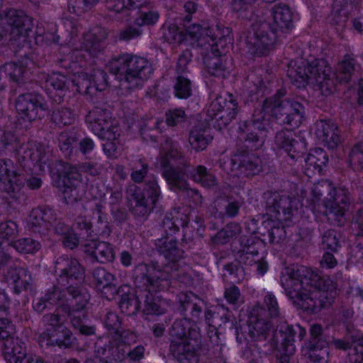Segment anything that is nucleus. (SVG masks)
I'll use <instances>...</instances> for the list:
<instances>
[{
    "instance_id": "nucleus-1",
    "label": "nucleus",
    "mask_w": 363,
    "mask_h": 363,
    "mask_svg": "<svg viewBox=\"0 0 363 363\" xmlns=\"http://www.w3.org/2000/svg\"><path fill=\"white\" fill-rule=\"evenodd\" d=\"M280 283L286 295L300 308L316 313L337 296L335 284L304 266H293L281 272Z\"/></svg>"
},
{
    "instance_id": "nucleus-2",
    "label": "nucleus",
    "mask_w": 363,
    "mask_h": 363,
    "mask_svg": "<svg viewBox=\"0 0 363 363\" xmlns=\"http://www.w3.org/2000/svg\"><path fill=\"white\" fill-rule=\"evenodd\" d=\"M15 161L10 158L0 159V184L11 197L17 198L26 182L25 172L32 166L40 169L46 164L48 157L45 146L36 141H28L16 148Z\"/></svg>"
},
{
    "instance_id": "nucleus-3",
    "label": "nucleus",
    "mask_w": 363,
    "mask_h": 363,
    "mask_svg": "<svg viewBox=\"0 0 363 363\" xmlns=\"http://www.w3.org/2000/svg\"><path fill=\"white\" fill-rule=\"evenodd\" d=\"M108 67L128 93L142 89L153 74L152 65L146 58L129 53L113 57Z\"/></svg>"
},
{
    "instance_id": "nucleus-4",
    "label": "nucleus",
    "mask_w": 363,
    "mask_h": 363,
    "mask_svg": "<svg viewBox=\"0 0 363 363\" xmlns=\"http://www.w3.org/2000/svg\"><path fill=\"white\" fill-rule=\"evenodd\" d=\"M267 213L279 223L269 230V242L279 243L285 240L286 233L284 225L293 222L298 215L301 203L298 199L279 191H267L263 194Z\"/></svg>"
},
{
    "instance_id": "nucleus-5",
    "label": "nucleus",
    "mask_w": 363,
    "mask_h": 363,
    "mask_svg": "<svg viewBox=\"0 0 363 363\" xmlns=\"http://www.w3.org/2000/svg\"><path fill=\"white\" fill-rule=\"evenodd\" d=\"M155 245L157 251L164 257L167 263L161 269L145 263L138 264L133 270V276L138 286L144 287L145 283H148V279L153 276L163 280L167 286L168 272L171 269H177L178 263L184 257V251L179 247L177 241L173 238L166 236L157 239Z\"/></svg>"
},
{
    "instance_id": "nucleus-6",
    "label": "nucleus",
    "mask_w": 363,
    "mask_h": 363,
    "mask_svg": "<svg viewBox=\"0 0 363 363\" xmlns=\"http://www.w3.org/2000/svg\"><path fill=\"white\" fill-rule=\"evenodd\" d=\"M283 315L278 301L272 292H267L262 306H255L251 310L248 319L249 335L255 340H264L268 334L273 331V336L282 322Z\"/></svg>"
},
{
    "instance_id": "nucleus-7",
    "label": "nucleus",
    "mask_w": 363,
    "mask_h": 363,
    "mask_svg": "<svg viewBox=\"0 0 363 363\" xmlns=\"http://www.w3.org/2000/svg\"><path fill=\"white\" fill-rule=\"evenodd\" d=\"M136 340L135 334L130 330L123 331L111 340L98 337L94 342V352L110 361L122 362L127 357L131 362H138L144 357L145 350L142 345L130 348Z\"/></svg>"
},
{
    "instance_id": "nucleus-8",
    "label": "nucleus",
    "mask_w": 363,
    "mask_h": 363,
    "mask_svg": "<svg viewBox=\"0 0 363 363\" xmlns=\"http://www.w3.org/2000/svg\"><path fill=\"white\" fill-rule=\"evenodd\" d=\"M288 74L299 86L306 83L316 84L324 95L330 94L335 89V74L324 59L301 60L295 68L289 70Z\"/></svg>"
},
{
    "instance_id": "nucleus-9",
    "label": "nucleus",
    "mask_w": 363,
    "mask_h": 363,
    "mask_svg": "<svg viewBox=\"0 0 363 363\" xmlns=\"http://www.w3.org/2000/svg\"><path fill=\"white\" fill-rule=\"evenodd\" d=\"M325 208V215L328 219H333L337 225L343 223L344 216L349 210L351 196L349 190L345 186L335 187L330 180H322L312 188L313 202H318L322 197Z\"/></svg>"
},
{
    "instance_id": "nucleus-10",
    "label": "nucleus",
    "mask_w": 363,
    "mask_h": 363,
    "mask_svg": "<svg viewBox=\"0 0 363 363\" xmlns=\"http://www.w3.org/2000/svg\"><path fill=\"white\" fill-rule=\"evenodd\" d=\"M261 110L274 117L278 123L294 127L299 126L304 115V107L301 103L289 99H281L277 94L267 98Z\"/></svg>"
},
{
    "instance_id": "nucleus-11",
    "label": "nucleus",
    "mask_w": 363,
    "mask_h": 363,
    "mask_svg": "<svg viewBox=\"0 0 363 363\" xmlns=\"http://www.w3.org/2000/svg\"><path fill=\"white\" fill-rule=\"evenodd\" d=\"M160 188L155 178L145 180L143 192L135 184L127 189L130 212L135 217L146 218L153 210L160 196Z\"/></svg>"
},
{
    "instance_id": "nucleus-12",
    "label": "nucleus",
    "mask_w": 363,
    "mask_h": 363,
    "mask_svg": "<svg viewBox=\"0 0 363 363\" xmlns=\"http://www.w3.org/2000/svg\"><path fill=\"white\" fill-rule=\"evenodd\" d=\"M267 125L262 111L256 110L251 120L240 123L238 138L240 141H244L247 147L259 149L267 135Z\"/></svg>"
},
{
    "instance_id": "nucleus-13",
    "label": "nucleus",
    "mask_w": 363,
    "mask_h": 363,
    "mask_svg": "<svg viewBox=\"0 0 363 363\" xmlns=\"http://www.w3.org/2000/svg\"><path fill=\"white\" fill-rule=\"evenodd\" d=\"M254 33L246 38L247 52L252 56L267 55L276 42L277 28L269 23L262 22L253 26Z\"/></svg>"
},
{
    "instance_id": "nucleus-14",
    "label": "nucleus",
    "mask_w": 363,
    "mask_h": 363,
    "mask_svg": "<svg viewBox=\"0 0 363 363\" xmlns=\"http://www.w3.org/2000/svg\"><path fill=\"white\" fill-rule=\"evenodd\" d=\"M16 109L23 120L32 122L41 119L48 113V105L43 95L28 92L17 97Z\"/></svg>"
},
{
    "instance_id": "nucleus-15",
    "label": "nucleus",
    "mask_w": 363,
    "mask_h": 363,
    "mask_svg": "<svg viewBox=\"0 0 363 363\" xmlns=\"http://www.w3.org/2000/svg\"><path fill=\"white\" fill-rule=\"evenodd\" d=\"M323 327L313 324L310 328V338L303 347V353L312 362L321 363L328 357V342L323 335Z\"/></svg>"
},
{
    "instance_id": "nucleus-16",
    "label": "nucleus",
    "mask_w": 363,
    "mask_h": 363,
    "mask_svg": "<svg viewBox=\"0 0 363 363\" xmlns=\"http://www.w3.org/2000/svg\"><path fill=\"white\" fill-rule=\"evenodd\" d=\"M66 303L63 305V312L72 317L86 314V308L90 300V294L86 288L81 284H70L66 287Z\"/></svg>"
},
{
    "instance_id": "nucleus-17",
    "label": "nucleus",
    "mask_w": 363,
    "mask_h": 363,
    "mask_svg": "<svg viewBox=\"0 0 363 363\" xmlns=\"http://www.w3.org/2000/svg\"><path fill=\"white\" fill-rule=\"evenodd\" d=\"M237 104L233 99L227 100L219 96L213 100L207 109V115L216 120L215 127L218 129L228 125L237 115Z\"/></svg>"
},
{
    "instance_id": "nucleus-18",
    "label": "nucleus",
    "mask_w": 363,
    "mask_h": 363,
    "mask_svg": "<svg viewBox=\"0 0 363 363\" xmlns=\"http://www.w3.org/2000/svg\"><path fill=\"white\" fill-rule=\"evenodd\" d=\"M296 333L292 325L286 324L281 325L279 330L275 332L274 337L271 339V345L277 346L278 343L281 342L278 353L275 354L277 363H289L291 357L296 351L294 344Z\"/></svg>"
},
{
    "instance_id": "nucleus-19",
    "label": "nucleus",
    "mask_w": 363,
    "mask_h": 363,
    "mask_svg": "<svg viewBox=\"0 0 363 363\" xmlns=\"http://www.w3.org/2000/svg\"><path fill=\"white\" fill-rule=\"evenodd\" d=\"M179 303L178 311L184 318L194 323L203 321L202 313L205 301L193 292L180 293L177 296Z\"/></svg>"
},
{
    "instance_id": "nucleus-20",
    "label": "nucleus",
    "mask_w": 363,
    "mask_h": 363,
    "mask_svg": "<svg viewBox=\"0 0 363 363\" xmlns=\"http://www.w3.org/2000/svg\"><path fill=\"white\" fill-rule=\"evenodd\" d=\"M232 172L240 171L246 177L258 174L262 170L261 159L248 150H238L230 158Z\"/></svg>"
},
{
    "instance_id": "nucleus-21",
    "label": "nucleus",
    "mask_w": 363,
    "mask_h": 363,
    "mask_svg": "<svg viewBox=\"0 0 363 363\" xmlns=\"http://www.w3.org/2000/svg\"><path fill=\"white\" fill-rule=\"evenodd\" d=\"M56 221V213L50 208H33L28 217V229L41 237L48 235L50 228Z\"/></svg>"
},
{
    "instance_id": "nucleus-22",
    "label": "nucleus",
    "mask_w": 363,
    "mask_h": 363,
    "mask_svg": "<svg viewBox=\"0 0 363 363\" xmlns=\"http://www.w3.org/2000/svg\"><path fill=\"white\" fill-rule=\"evenodd\" d=\"M5 20L10 26L11 40L26 37L33 28V19L24 11L10 9L5 11Z\"/></svg>"
},
{
    "instance_id": "nucleus-23",
    "label": "nucleus",
    "mask_w": 363,
    "mask_h": 363,
    "mask_svg": "<svg viewBox=\"0 0 363 363\" xmlns=\"http://www.w3.org/2000/svg\"><path fill=\"white\" fill-rule=\"evenodd\" d=\"M162 167L172 166V162L176 166L188 167L190 166V159L182 151L178 142L172 138H166L160 147Z\"/></svg>"
},
{
    "instance_id": "nucleus-24",
    "label": "nucleus",
    "mask_w": 363,
    "mask_h": 363,
    "mask_svg": "<svg viewBox=\"0 0 363 363\" xmlns=\"http://www.w3.org/2000/svg\"><path fill=\"white\" fill-rule=\"evenodd\" d=\"M62 183L65 186L63 191L65 198L69 201H76L81 198L77 187L82 184V172L77 164L73 165L65 163L62 169Z\"/></svg>"
},
{
    "instance_id": "nucleus-25",
    "label": "nucleus",
    "mask_w": 363,
    "mask_h": 363,
    "mask_svg": "<svg viewBox=\"0 0 363 363\" xmlns=\"http://www.w3.org/2000/svg\"><path fill=\"white\" fill-rule=\"evenodd\" d=\"M55 272L60 279H65L69 285L72 280L81 281L84 279V269L78 260L67 255L60 256L56 259Z\"/></svg>"
},
{
    "instance_id": "nucleus-26",
    "label": "nucleus",
    "mask_w": 363,
    "mask_h": 363,
    "mask_svg": "<svg viewBox=\"0 0 363 363\" xmlns=\"http://www.w3.org/2000/svg\"><path fill=\"white\" fill-rule=\"evenodd\" d=\"M205 69L211 76L225 79L232 71V59L225 55H216L213 52L203 56Z\"/></svg>"
},
{
    "instance_id": "nucleus-27",
    "label": "nucleus",
    "mask_w": 363,
    "mask_h": 363,
    "mask_svg": "<svg viewBox=\"0 0 363 363\" xmlns=\"http://www.w3.org/2000/svg\"><path fill=\"white\" fill-rule=\"evenodd\" d=\"M177 269H171L168 272V277H167V286L164 284L162 279L154 277L155 276L148 279V283H145L144 287L154 289L157 287H160L163 289H168L172 284V280H178L179 282L184 284H189L191 283V276L189 274V267L186 265L182 261L178 263Z\"/></svg>"
},
{
    "instance_id": "nucleus-28",
    "label": "nucleus",
    "mask_w": 363,
    "mask_h": 363,
    "mask_svg": "<svg viewBox=\"0 0 363 363\" xmlns=\"http://www.w3.org/2000/svg\"><path fill=\"white\" fill-rule=\"evenodd\" d=\"M108 33L104 28L96 26L85 33L81 43V50L89 53L91 56H96L101 52L104 48V42L106 39Z\"/></svg>"
},
{
    "instance_id": "nucleus-29",
    "label": "nucleus",
    "mask_w": 363,
    "mask_h": 363,
    "mask_svg": "<svg viewBox=\"0 0 363 363\" xmlns=\"http://www.w3.org/2000/svg\"><path fill=\"white\" fill-rule=\"evenodd\" d=\"M199 345L191 339L169 345V350L174 358L179 363H199Z\"/></svg>"
},
{
    "instance_id": "nucleus-30",
    "label": "nucleus",
    "mask_w": 363,
    "mask_h": 363,
    "mask_svg": "<svg viewBox=\"0 0 363 363\" xmlns=\"http://www.w3.org/2000/svg\"><path fill=\"white\" fill-rule=\"evenodd\" d=\"M315 125L317 138L328 147L333 149L340 142V130L332 121L319 120Z\"/></svg>"
},
{
    "instance_id": "nucleus-31",
    "label": "nucleus",
    "mask_w": 363,
    "mask_h": 363,
    "mask_svg": "<svg viewBox=\"0 0 363 363\" xmlns=\"http://www.w3.org/2000/svg\"><path fill=\"white\" fill-rule=\"evenodd\" d=\"M2 339L1 349L5 359L9 363H18L21 357L26 354L25 343L18 337H15L11 334H1Z\"/></svg>"
},
{
    "instance_id": "nucleus-32",
    "label": "nucleus",
    "mask_w": 363,
    "mask_h": 363,
    "mask_svg": "<svg viewBox=\"0 0 363 363\" xmlns=\"http://www.w3.org/2000/svg\"><path fill=\"white\" fill-rule=\"evenodd\" d=\"M84 247L85 252L99 263L111 262L115 259L114 250L108 242L91 239Z\"/></svg>"
},
{
    "instance_id": "nucleus-33",
    "label": "nucleus",
    "mask_w": 363,
    "mask_h": 363,
    "mask_svg": "<svg viewBox=\"0 0 363 363\" xmlns=\"http://www.w3.org/2000/svg\"><path fill=\"white\" fill-rule=\"evenodd\" d=\"M162 175L167 181L171 190L184 191L189 186L188 175L184 169L185 167L181 166H167L162 167Z\"/></svg>"
},
{
    "instance_id": "nucleus-34",
    "label": "nucleus",
    "mask_w": 363,
    "mask_h": 363,
    "mask_svg": "<svg viewBox=\"0 0 363 363\" xmlns=\"http://www.w3.org/2000/svg\"><path fill=\"white\" fill-rule=\"evenodd\" d=\"M133 280L135 286L137 289L138 297L140 298L144 302L143 312L150 315L163 314L164 309L161 306L160 301L154 297L153 293L157 291H163L164 289L160 287H157L152 290L149 289V287H140L136 284L134 278Z\"/></svg>"
},
{
    "instance_id": "nucleus-35",
    "label": "nucleus",
    "mask_w": 363,
    "mask_h": 363,
    "mask_svg": "<svg viewBox=\"0 0 363 363\" xmlns=\"http://www.w3.org/2000/svg\"><path fill=\"white\" fill-rule=\"evenodd\" d=\"M92 276L97 287H102L101 294L108 300L113 299L116 295V287L113 284L115 277L104 267L94 269Z\"/></svg>"
},
{
    "instance_id": "nucleus-36",
    "label": "nucleus",
    "mask_w": 363,
    "mask_h": 363,
    "mask_svg": "<svg viewBox=\"0 0 363 363\" xmlns=\"http://www.w3.org/2000/svg\"><path fill=\"white\" fill-rule=\"evenodd\" d=\"M196 330L190 326L187 318L176 320L169 329L170 345L180 344L184 341L193 339Z\"/></svg>"
},
{
    "instance_id": "nucleus-37",
    "label": "nucleus",
    "mask_w": 363,
    "mask_h": 363,
    "mask_svg": "<svg viewBox=\"0 0 363 363\" xmlns=\"http://www.w3.org/2000/svg\"><path fill=\"white\" fill-rule=\"evenodd\" d=\"M273 23L270 26L277 28V38L278 32H284L293 26V13L291 9L285 4L275 5L272 9Z\"/></svg>"
},
{
    "instance_id": "nucleus-38",
    "label": "nucleus",
    "mask_w": 363,
    "mask_h": 363,
    "mask_svg": "<svg viewBox=\"0 0 363 363\" xmlns=\"http://www.w3.org/2000/svg\"><path fill=\"white\" fill-rule=\"evenodd\" d=\"M117 294L121 296L118 306L122 313L131 315L138 312L141 299L138 297L137 293L135 295L130 292V288L128 286H122L116 289Z\"/></svg>"
},
{
    "instance_id": "nucleus-39",
    "label": "nucleus",
    "mask_w": 363,
    "mask_h": 363,
    "mask_svg": "<svg viewBox=\"0 0 363 363\" xmlns=\"http://www.w3.org/2000/svg\"><path fill=\"white\" fill-rule=\"evenodd\" d=\"M212 139L207 125L203 123H198L190 130L189 142L196 152L205 150Z\"/></svg>"
},
{
    "instance_id": "nucleus-40",
    "label": "nucleus",
    "mask_w": 363,
    "mask_h": 363,
    "mask_svg": "<svg viewBox=\"0 0 363 363\" xmlns=\"http://www.w3.org/2000/svg\"><path fill=\"white\" fill-rule=\"evenodd\" d=\"M328 161V155L323 149L316 148L311 151L305 159L306 174L311 177L316 173L320 174Z\"/></svg>"
},
{
    "instance_id": "nucleus-41",
    "label": "nucleus",
    "mask_w": 363,
    "mask_h": 363,
    "mask_svg": "<svg viewBox=\"0 0 363 363\" xmlns=\"http://www.w3.org/2000/svg\"><path fill=\"white\" fill-rule=\"evenodd\" d=\"M86 94H95L97 91H102L107 86V74L102 69L94 70L89 78L83 79L80 82Z\"/></svg>"
},
{
    "instance_id": "nucleus-42",
    "label": "nucleus",
    "mask_w": 363,
    "mask_h": 363,
    "mask_svg": "<svg viewBox=\"0 0 363 363\" xmlns=\"http://www.w3.org/2000/svg\"><path fill=\"white\" fill-rule=\"evenodd\" d=\"M86 122L89 124V128L94 133H99L101 135L103 126H100V123H106L111 121V113L109 110L99 106L94 107L86 116Z\"/></svg>"
},
{
    "instance_id": "nucleus-43",
    "label": "nucleus",
    "mask_w": 363,
    "mask_h": 363,
    "mask_svg": "<svg viewBox=\"0 0 363 363\" xmlns=\"http://www.w3.org/2000/svg\"><path fill=\"white\" fill-rule=\"evenodd\" d=\"M189 178L205 188L217 185L216 176L203 165H197L189 172Z\"/></svg>"
},
{
    "instance_id": "nucleus-44",
    "label": "nucleus",
    "mask_w": 363,
    "mask_h": 363,
    "mask_svg": "<svg viewBox=\"0 0 363 363\" xmlns=\"http://www.w3.org/2000/svg\"><path fill=\"white\" fill-rule=\"evenodd\" d=\"M6 80L11 79L18 84L23 83L28 74V70L22 65L7 62L0 67Z\"/></svg>"
},
{
    "instance_id": "nucleus-45",
    "label": "nucleus",
    "mask_w": 363,
    "mask_h": 363,
    "mask_svg": "<svg viewBox=\"0 0 363 363\" xmlns=\"http://www.w3.org/2000/svg\"><path fill=\"white\" fill-rule=\"evenodd\" d=\"M147 4V0H106L108 10L116 13L128 10L140 9Z\"/></svg>"
},
{
    "instance_id": "nucleus-46",
    "label": "nucleus",
    "mask_w": 363,
    "mask_h": 363,
    "mask_svg": "<svg viewBox=\"0 0 363 363\" xmlns=\"http://www.w3.org/2000/svg\"><path fill=\"white\" fill-rule=\"evenodd\" d=\"M274 143L277 148L283 149L291 158L295 157V155L291 154V152L298 142L295 140L294 135L291 130L284 129L277 132L275 135Z\"/></svg>"
},
{
    "instance_id": "nucleus-47",
    "label": "nucleus",
    "mask_w": 363,
    "mask_h": 363,
    "mask_svg": "<svg viewBox=\"0 0 363 363\" xmlns=\"http://www.w3.org/2000/svg\"><path fill=\"white\" fill-rule=\"evenodd\" d=\"M51 333L53 347L58 346L60 348L67 349L74 346L76 338L66 326L61 329L52 330Z\"/></svg>"
},
{
    "instance_id": "nucleus-48",
    "label": "nucleus",
    "mask_w": 363,
    "mask_h": 363,
    "mask_svg": "<svg viewBox=\"0 0 363 363\" xmlns=\"http://www.w3.org/2000/svg\"><path fill=\"white\" fill-rule=\"evenodd\" d=\"M357 61L352 54L344 55L342 60L339 63V75L337 78L342 82H348L351 76L354 74Z\"/></svg>"
},
{
    "instance_id": "nucleus-49",
    "label": "nucleus",
    "mask_w": 363,
    "mask_h": 363,
    "mask_svg": "<svg viewBox=\"0 0 363 363\" xmlns=\"http://www.w3.org/2000/svg\"><path fill=\"white\" fill-rule=\"evenodd\" d=\"M230 30L228 28H220V26H216L214 27H203V38L202 40L207 39L206 41L210 43L208 39L214 42L216 44L218 41H221L223 39L225 40H231L230 37Z\"/></svg>"
},
{
    "instance_id": "nucleus-50",
    "label": "nucleus",
    "mask_w": 363,
    "mask_h": 363,
    "mask_svg": "<svg viewBox=\"0 0 363 363\" xmlns=\"http://www.w3.org/2000/svg\"><path fill=\"white\" fill-rule=\"evenodd\" d=\"M241 231L240 225L237 223L232 222L219 230L213 237V240L216 244H225L238 235Z\"/></svg>"
},
{
    "instance_id": "nucleus-51",
    "label": "nucleus",
    "mask_w": 363,
    "mask_h": 363,
    "mask_svg": "<svg viewBox=\"0 0 363 363\" xmlns=\"http://www.w3.org/2000/svg\"><path fill=\"white\" fill-rule=\"evenodd\" d=\"M76 114L70 108L60 106L52 111V120L57 125H69L72 124Z\"/></svg>"
},
{
    "instance_id": "nucleus-52",
    "label": "nucleus",
    "mask_w": 363,
    "mask_h": 363,
    "mask_svg": "<svg viewBox=\"0 0 363 363\" xmlns=\"http://www.w3.org/2000/svg\"><path fill=\"white\" fill-rule=\"evenodd\" d=\"M347 162L355 172L363 169V143H357L348 152Z\"/></svg>"
},
{
    "instance_id": "nucleus-53",
    "label": "nucleus",
    "mask_w": 363,
    "mask_h": 363,
    "mask_svg": "<svg viewBox=\"0 0 363 363\" xmlns=\"http://www.w3.org/2000/svg\"><path fill=\"white\" fill-rule=\"evenodd\" d=\"M67 294L66 288L62 289L60 287L54 286L46 291L44 298L52 308L55 305H60L63 311V305L66 303Z\"/></svg>"
},
{
    "instance_id": "nucleus-54",
    "label": "nucleus",
    "mask_w": 363,
    "mask_h": 363,
    "mask_svg": "<svg viewBox=\"0 0 363 363\" xmlns=\"http://www.w3.org/2000/svg\"><path fill=\"white\" fill-rule=\"evenodd\" d=\"M13 248L20 253L33 254L41 247L40 242L31 238H21L12 242Z\"/></svg>"
},
{
    "instance_id": "nucleus-55",
    "label": "nucleus",
    "mask_w": 363,
    "mask_h": 363,
    "mask_svg": "<svg viewBox=\"0 0 363 363\" xmlns=\"http://www.w3.org/2000/svg\"><path fill=\"white\" fill-rule=\"evenodd\" d=\"M240 248L238 252H243L244 255H258L259 250L262 247L261 241L254 237L242 236L240 238Z\"/></svg>"
},
{
    "instance_id": "nucleus-56",
    "label": "nucleus",
    "mask_w": 363,
    "mask_h": 363,
    "mask_svg": "<svg viewBox=\"0 0 363 363\" xmlns=\"http://www.w3.org/2000/svg\"><path fill=\"white\" fill-rule=\"evenodd\" d=\"M347 0H335L333 11V22L336 24L345 23L347 21L350 11L347 9Z\"/></svg>"
},
{
    "instance_id": "nucleus-57",
    "label": "nucleus",
    "mask_w": 363,
    "mask_h": 363,
    "mask_svg": "<svg viewBox=\"0 0 363 363\" xmlns=\"http://www.w3.org/2000/svg\"><path fill=\"white\" fill-rule=\"evenodd\" d=\"M100 126L104 128L101 131V135L99 133L94 134L101 140H116L121 135L120 128L114 120L100 123Z\"/></svg>"
},
{
    "instance_id": "nucleus-58",
    "label": "nucleus",
    "mask_w": 363,
    "mask_h": 363,
    "mask_svg": "<svg viewBox=\"0 0 363 363\" xmlns=\"http://www.w3.org/2000/svg\"><path fill=\"white\" fill-rule=\"evenodd\" d=\"M187 116L181 108L169 110L165 113V122L168 127L179 128L186 121Z\"/></svg>"
},
{
    "instance_id": "nucleus-59",
    "label": "nucleus",
    "mask_w": 363,
    "mask_h": 363,
    "mask_svg": "<svg viewBox=\"0 0 363 363\" xmlns=\"http://www.w3.org/2000/svg\"><path fill=\"white\" fill-rule=\"evenodd\" d=\"M175 96L179 99H187L191 94V83L183 76H178L174 85Z\"/></svg>"
},
{
    "instance_id": "nucleus-60",
    "label": "nucleus",
    "mask_w": 363,
    "mask_h": 363,
    "mask_svg": "<svg viewBox=\"0 0 363 363\" xmlns=\"http://www.w3.org/2000/svg\"><path fill=\"white\" fill-rule=\"evenodd\" d=\"M77 145V138L74 135L62 133L59 138V147L67 157H71Z\"/></svg>"
},
{
    "instance_id": "nucleus-61",
    "label": "nucleus",
    "mask_w": 363,
    "mask_h": 363,
    "mask_svg": "<svg viewBox=\"0 0 363 363\" xmlns=\"http://www.w3.org/2000/svg\"><path fill=\"white\" fill-rule=\"evenodd\" d=\"M104 323L108 330H112L113 333H111L110 335L101 336V337H108L111 340L114 335L121 334L123 331L126 330L121 328V322L118 315L113 312H108L104 318Z\"/></svg>"
},
{
    "instance_id": "nucleus-62",
    "label": "nucleus",
    "mask_w": 363,
    "mask_h": 363,
    "mask_svg": "<svg viewBox=\"0 0 363 363\" xmlns=\"http://www.w3.org/2000/svg\"><path fill=\"white\" fill-rule=\"evenodd\" d=\"M42 321L50 331L52 330L61 329L65 327V320L59 314L57 310L54 313H50L44 315Z\"/></svg>"
},
{
    "instance_id": "nucleus-63",
    "label": "nucleus",
    "mask_w": 363,
    "mask_h": 363,
    "mask_svg": "<svg viewBox=\"0 0 363 363\" xmlns=\"http://www.w3.org/2000/svg\"><path fill=\"white\" fill-rule=\"evenodd\" d=\"M322 244L324 248L336 252L340 247L339 234L334 230H328L323 235Z\"/></svg>"
},
{
    "instance_id": "nucleus-64",
    "label": "nucleus",
    "mask_w": 363,
    "mask_h": 363,
    "mask_svg": "<svg viewBox=\"0 0 363 363\" xmlns=\"http://www.w3.org/2000/svg\"><path fill=\"white\" fill-rule=\"evenodd\" d=\"M163 36L169 43H181L184 40V35L176 24L164 27Z\"/></svg>"
}]
</instances>
